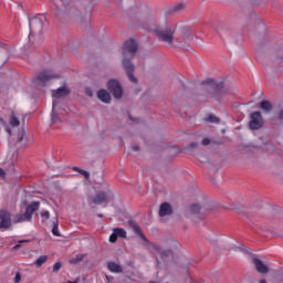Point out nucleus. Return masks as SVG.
<instances>
[{"instance_id":"nucleus-41","label":"nucleus","mask_w":283,"mask_h":283,"mask_svg":"<svg viewBox=\"0 0 283 283\" xmlns=\"http://www.w3.org/2000/svg\"><path fill=\"white\" fill-rule=\"evenodd\" d=\"M208 83L211 85V86H214L216 83L213 82V80H209Z\"/></svg>"},{"instance_id":"nucleus-27","label":"nucleus","mask_w":283,"mask_h":283,"mask_svg":"<svg viewBox=\"0 0 283 283\" xmlns=\"http://www.w3.org/2000/svg\"><path fill=\"white\" fill-rule=\"evenodd\" d=\"M73 171H77V174H81V176H84V178H90V172L78 167H73Z\"/></svg>"},{"instance_id":"nucleus-20","label":"nucleus","mask_w":283,"mask_h":283,"mask_svg":"<svg viewBox=\"0 0 283 283\" xmlns=\"http://www.w3.org/2000/svg\"><path fill=\"white\" fill-rule=\"evenodd\" d=\"M189 211L190 213L196 214V213H200L202 211V208L200 207V205L193 203L189 207Z\"/></svg>"},{"instance_id":"nucleus-13","label":"nucleus","mask_w":283,"mask_h":283,"mask_svg":"<svg viewBox=\"0 0 283 283\" xmlns=\"http://www.w3.org/2000/svg\"><path fill=\"white\" fill-rule=\"evenodd\" d=\"M211 28L214 30V32H217V34H222V32L227 30V25L220 21L212 22Z\"/></svg>"},{"instance_id":"nucleus-49","label":"nucleus","mask_w":283,"mask_h":283,"mask_svg":"<svg viewBox=\"0 0 283 283\" xmlns=\"http://www.w3.org/2000/svg\"><path fill=\"white\" fill-rule=\"evenodd\" d=\"M140 235H142V238H144V239H145V237H143V232H140Z\"/></svg>"},{"instance_id":"nucleus-47","label":"nucleus","mask_w":283,"mask_h":283,"mask_svg":"<svg viewBox=\"0 0 283 283\" xmlns=\"http://www.w3.org/2000/svg\"><path fill=\"white\" fill-rule=\"evenodd\" d=\"M98 218H103V214H97Z\"/></svg>"},{"instance_id":"nucleus-12","label":"nucleus","mask_w":283,"mask_h":283,"mask_svg":"<svg viewBox=\"0 0 283 283\" xmlns=\"http://www.w3.org/2000/svg\"><path fill=\"white\" fill-rule=\"evenodd\" d=\"M171 213H174V210L171 209V205L167 202L161 203L159 208L160 218H165V216H171Z\"/></svg>"},{"instance_id":"nucleus-15","label":"nucleus","mask_w":283,"mask_h":283,"mask_svg":"<svg viewBox=\"0 0 283 283\" xmlns=\"http://www.w3.org/2000/svg\"><path fill=\"white\" fill-rule=\"evenodd\" d=\"M39 207H41V203L39 201H33L27 207L25 212L32 218L34 211H39Z\"/></svg>"},{"instance_id":"nucleus-30","label":"nucleus","mask_w":283,"mask_h":283,"mask_svg":"<svg viewBox=\"0 0 283 283\" xmlns=\"http://www.w3.org/2000/svg\"><path fill=\"white\" fill-rule=\"evenodd\" d=\"M0 123L1 125H3V127H6V132L9 134V136H12V129L10 128V126H8V123H6L3 118H0Z\"/></svg>"},{"instance_id":"nucleus-23","label":"nucleus","mask_w":283,"mask_h":283,"mask_svg":"<svg viewBox=\"0 0 283 283\" xmlns=\"http://www.w3.org/2000/svg\"><path fill=\"white\" fill-rule=\"evenodd\" d=\"M186 9H187V4L179 3L175 7H172L171 12H184V10H186Z\"/></svg>"},{"instance_id":"nucleus-42","label":"nucleus","mask_w":283,"mask_h":283,"mask_svg":"<svg viewBox=\"0 0 283 283\" xmlns=\"http://www.w3.org/2000/svg\"><path fill=\"white\" fill-rule=\"evenodd\" d=\"M133 151H138V146H133Z\"/></svg>"},{"instance_id":"nucleus-29","label":"nucleus","mask_w":283,"mask_h":283,"mask_svg":"<svg viewBox=\"0 0 283 283\" xmlns=\"http://www.w3.org/2000/svg\"><path fill=\"white\" fill-rule=\"evenodd\" d=\"M30 242V240H20L18 241V244H15L13 248H12V251H19V249H21V247H23V244Z\"/></svg>"},{"instance_id":"nucleus-46","label":"nucleus","mask_w":283,"mask_h":283,"mask_svg":"<svg viewBox=\"0 0 283 283\" xmlns=\"http://www.w3.org/2000/svg\"><path fill=\"white\" fill-rule=\"evenodd\" d=\"M21 140H23V136H21V137L19 138V143H21Z\"/></svg>"},{"instance_id":"nucleus-19","label":"nucleus","mask_w":283,"mask_h":283,"mask_svg":"<svg viewBox=\"0 0 283 283\" xmlns=\"http://www.w3.org/2000/svg\"><path fill=\"white\" fill-rule=\"evenodd\" d=\"M260 108L263 109V112H266V114H269V112H273V104H271V102L269 101H262L260 103Z\"/></svg>"},{"instance_id":"nucleus-21","label":"nucleus","mask_w":283,"mask_h":283,"mask_svg":"<svg viewBox=\"0 0 283 283\" xmlns=\"http://www.w3.org/2000/svg\"><path fill=\"white\" fill-rule=\"evenodd\" d=\"M52 233L56 238H61V233L59 232V219H55V221L53 222Z\"/></svg>"},{"instance_id":"nucleus-33","label":"nucleus","mask_w":283,"mask_h":283,"mask_svg":"<svg viewBox=\"0 0 283 283\" xmlns=\"http://www.w3.org/2000/svg\"><path fill=\"white\" fill-rule=\"evenodd\" d=\"M116 240H118L117 234L115 233V231H113V233L109 237V242L114 243L116 242Z\"/></svg>"},{"instance_id":"nucleus-36","label":"nucleus","mask_w":283,"mask_h":283,"mask_svg":"<svg viewBox=\"0 0 283 283\" xmlns=\"http://www.w3.org/2000/svg\"><path fill=\"white\" fill-rule=\"evenodd\" d=\"M196 147H198V143L195 142L189 144L188 149H196Z\"/></svg>"},{"instance_id":"nucleus-10","label":"nucleus","mask_w":283,"mask_h":283,"mask_svg":"<svg viewBox=\"0 0 283 283\" xmlns=\"http://www.w3.org/2000/svg\"><path fill=\"white\" fill-rule=\"evenodd\" d=\"M104 202H109V196L106 192H97L93 197V205H103Z\"/></svg>"},{"instance_id":"nucleus-44","label":"nucleus","mask_w":283,"mask_h":283,"mask_svg":"<svg viewBox=\"0 0 283 283\" xmlns=\"http://www.w3.org/2000/svg\"><path fill=\"white\" fill-rule=\"evenodd\" d=\"M52 120L53 123H57L56 117H54V115L52 116Z\"/></svg>"},{"instance_id":"nucleus-18","label":"nucleus","mask_w":283,"mask_h":283,"mask_svg":"<svg viewBox=\"0 0 283 283\" xmlns=\"http://www.w3.org/2000/svg\"><path fill=\"white\" fill-rule=\"evenodd\" d=\"M9 125L10 127H19V125H21V122L19 120V117H17V114H14V112H11L10 114Z\"/></svg>"},{"instance_id":"nucleus-26","label":"nucleus","mask_w":283,"mask_h":283,"mask_svg":"<svg viewBox=\"0 0 283 283\" xmlns=\"http://www.w3.org/2000/svg\"><path fill=\"white\" fill-rule=\"evenodd\" d=\"M45 262H48V255H42L35 261V264L36 266H43Z\"/></svg>"},{"instance_id":"nucleus-11","label":"nucleus","mask_w":283,"mask_h":283,"mask_svg":"<svg viewBox=\"0 0 283 283\" xmlns=\"http://www.w3.org/2000/svg\"><path fill=\"white\" fill-rule=\"evenodd\" d=\"M32 218L27 213H18L13 217L12 222L14 224H20L21 222H30Z\"/></svg>"},{"instance_id":"nucleus-7","label":"nucleus","mask_w":283,"mask_h":283,"mask_svg":"<svg viewBox=\"0 0 283 283\" xmlns=\"http://www.w3.org/2000/svg\"><path fill=\"white\" fill-rule=\"evenodd\" d=\"M70 88L67 86H62L57 90L52 91V97H53V109L56 107L59 98H65V96H69Z\"/></svg>"},{"instance_id":"nucleus-3","label":"nucleus","mask_w":283,"mask_h":283,"mask_svg":"<svg viewBox=\"0 0 283 283\" xmlns=\"http://www.w3.org/2000/svg\"><path fill=\"white\" fill-rule=\"evenodd\" d=\"M250 129H262L264 127V117H262V113L253 112L250 115Z\"/></svg>"},{"instance_id":"nucleus-39","label":"nucleus","mask_w":283,"mask_h":283,"mask_svg":"<svg viewBox=\"0 0 283 283\" xmlns=\"http://www.w3.org/2000/svg\"><path fill=\"white\" fill-rule=\"evenodd\" d=\"M279 120H281V123H283V111H280V113H279Z\"/></svg>"},{"instance_id":"nucleus-24","label":"nucleus","mask_w":283,"mask_h":283,"mask_svg":"<svg viewBox=\"0 0 283 283\" xmlns=\"http://www.w3.org/2000/svg\"><path fill=\"white\" fill-rule=\"evenodd\" d=\"M117 238H127V232L123 228H116L114 229Z\"/></svg>"},{"instance_id":"nucleus-48","label":"nucleus","mask_w":283,"mask_h":283,"mask_svg":"<svg viewBox=\"0 0 283 283\" xmlns=\"http://www.w3.org/2000/svg\"><path fill=\"white\" fill-rule=\"evenodd\" d=\"M106 280L109 282L111 281L109 276H106Z\"/></svg>"},{"instance_id":"nucleus-43","label":"nucleus","mask_w":283,"mask_h":283,"mask_svg":"<svg viewBox=\"0 0 283 283\" xmlns=\"http://www.w3.org/2000/svg\"><path fill=\"white\" fill-rule=\"evenodd\" d=\"M184 32H189V27H185Z\"/></svg>"},{"instance_id":"nucleus-31","label":"nucleus","mask_w":283,"mask_h":283,"mask_svg":"<svg viewBox=\"0 0 283 283\" xmlns=\"http://www.w3.org/2000/svg\"><path fill=\"white\" fill-rule=\"evenodd\" d=\"M40 216H41V218H43L44 220H48V219L50 218V211H48V210H42V211L40 212Z\"/></svg>"},{"instance_id":"nucleus-17","label":"nucleus","mask_w":283,"mask_h":283,"mask_svg":"<svg viewBox=\"0 0 283 283\" xmlns=\"http://www.w3.org/2000/svg\"><path fill=\"white\" fill-rule=\"evenodd\" d=\"M263 149H264V151H266V154H275L277 151V146H275V144H273V142H266L263 145Z\"/></svg>"},{"instance_id":"nucleus-38","label":"nucleus","mask_w":283,"mask_h":283,"mask_svg":"<svg viewBox=\"0 0 283 283\" xmlns=\"http://www.w3.org/2000/svg\"><path fill=\"white\" fill-rule=\"evenodd\" d=\"M0 178H6V170L0 168Z\"/></svg>"},{"instance_id":"nucleus-25","label":"nucleus","mask_w":283,"mask_h":283,"mask_svg":"<svg viewBox=\"0 0 283 283\" xmlns=\"http://www.w3.org/2000/svg\"><path fill=\"white\" fill-rule=\"evenodd\" d=\"M205 120L207 123H216L217 125L220 123V118H218L217 116L214 115H208Z\"/></svg>"},{"instance_id":"nucleus-37","label":"nucleus","mask_w":283,"mask_h":283,"mask_svg":"<svg viewBox=\"0 0 283 283\" xmlns=\"http://www.w3.org/2000/svg\"><path fill=\"white\" fill-rule=\"evenodd\" d=\"M19 282H21V274L17 273L14 277V283H19Z\"/></svg>"},{"instance_id":"nucleus-34","label":"nucleus","mask_w":283,"mask_h":283,"mask_svg":"<svg viewBox=\"0 0 283 283\" xmlns=\"http://www.w3.org/2000/svg\"><path fill=\"white\" fill-rule=\"evenodd\" d=\"M201 145H203V147H207L208 145H211V139L203 138L202 142H201Z\"/></svg>"},{"instance_id":"nucleus-9","label":"nucleus","mask_w":283,"mask_h":283,"mask_svg":"<svg viewBox=\"0 0 283 283\" xmlns=\"http://www.w3.org/2000/svg\"><path fill=\"white\" fill-rule=\"evenodd\" d=\"M252 263L254 264L255 271H258V273H262V274L269 273V266L266 264H264V262H262V260L254 258L252 260Z\"/></svg>"},{"instance_id":"nucleus-2","label":"nucleus","mask_w":283,"mask_h":283,"mask_svg":"<svg viewBox=\"0 0 283 283\" xmlns=\"http://www.w3.org/2000/svg\"><path fill=\"white\" fill-rule=\"evenodd\" d=\"M138 52V44L134 41H127L123 46V56L124 60L122 61V65L132 83H138V78L134 76V64L132 63V59Z\"/></svg>"},{"instance_id":"nucleus-14","label":"nucleus","mask_w":283,"mask_h":283,"mask_svg":"<svg viewBox=\"0 0 283 283\" xmlns=\"http://www.w3.org/2000/svg\"><path fill=\"white\" fill-rule=\"evenodd\" d=\"M97 98L102 101V103H109L112 101V95L106 90H101L97 93Z\"/></svg>"},{"instance_id":"nucleus-16","label":"nucleus","mask_w":283,"mask_h":283,"mask_svg":"<svg viewBox=\"0 0 283 283\" xmlns=\"http://www.w3.org/2000/svg\"><path fill=\"white\" fill-rule=\"evenodd\" d=\"M107 269L111 271V273H123V265L116 263V262H108Z\"/></svg>"},{"instance_id":"nucleus-45","label":"nucleus","mask_w":283,"mask_h":283,"mask_svg":"<svg viewBox=\"0 0 283 283\" xmlns=\"http://www.w3.org/2000/svg\"><path fill=\"white\" fill-rule=\"evenodd\" d=\"M259 283H266V280H261Z\"/></svg>"},{"instance_id":"nucleus-5","label":"nucleus","mask_w":283,"mask_h":283,"mask_svg":"<svg viewBox=\"0 0 283 283\" xmlns=\"http://www.w3.org/2000/svg\"><path fill=\"white\" fill-rule=\"evenodd\" d=\"M53 78H61V73H54V71H43L41 72L38 77L36 81L40 85H42L43 83H48V81H52Z\"/></svg>"},{"instance_id":"nucleus-4","label":"nucleus","mask_w":283,"mask_h":283,"mask_svg":"<svg viewBox=\"0 0 283 283\" xmlns=\"http://www.w3.org/2000/svg\"><path fill=\"white\" fill-rule=\"evenodd\" d=\"M43 21L45 18H33L29 21L30 34H42L43 33Z\"/></svg>"},{"instance_id":"nucleus-32","label":"nucleus","mask_w":283,"mask_h":283,"mask_svg":"<svg viewBox=\"0 0 283 283\" xmlns=\"http://www.w3.org/2000/svg\"><path fill=\"white\" fill-rule=\"evenodd\" d=\"M61 266H63V264L61 262H56L53 265V273H57V271H61Z\"/></svg>"},{"instance_id":"nucleus-6","label":"nucleus","mask_w":283,"mask_h":283,"mask_svg":"<svg viewBox=\"0 0 283 283\" xmlns=\"http://www.w3.org/2000/svg\"><path fill=\"white\" fill-rule=\"evenodd\" d=\"M107 87L109 92L113 93L115 98H122L123 97V87L120 86V83L116 80H111L107 83Z\"/></svg>"},{"instance_id":"nucleus-22","label":"nucleus","mask_w":283,"mask_h":283,"mask_svg":"<svg viewBox=\"0 0 283 283\" xmlns=\"http://www.w3.org/2000/svg\"><path fill=\"white\" fill-rule=\"evenodd\" d=\"M85 254H76L74 258L70 260L71 264H78V262H83Z\"/></svg>"},{"instance_id":"nucleus-8","label":"nucleus","mask_w":283,"mask_h":283,"mask_svg":"<svg viewBox=\"0 0 283 283\" xmlns=\"http://www.w3.org/2000/svg\"><path fill=\"white\" fill-rule=\"evenodd\" d=\"M11 223L12 219L10 217V212L7 210H0V229H10Z\"/></svg>"},{"instance_id":"nucleus-28","label":"nucleus","mask_w":283,"mask_h":283,"mask_svg":"<svg viewBox=\"0 0 283 283\" xmlns=\"http://www.w3.org/2000/svg\"><path fill=\"white\" fill-rule=\"evenodd\" d=\"M129 226L132 227V229L135 231V233H137L138 235H140V226H138V223L130 221Z\"/></svg>"},{"instance_id":"nucleus-1","label":"nucleus","mask_w":283,"mask_h":283,"mask_svg":"<svg viewBox=\"0 0 283 283\" xmlns=\"http://www.w3.org/2000/svg\"><path fill=\"white\" fill-rule=\"evenodd\" d=\"M144 28L148 32H155L159 41L168 43V45L174 43V34H176V28L166 27L164 29H156V17H154V14L149 13L148 15L144 17Z\"/></svg>"},{"instance_id":"nucleus-35","label":"nucleus","mask_w":283,"mask_h":283,"mask_svg":"<svg viewBox=\"0 0 283 283\" xmlns=\"http://www.w3.org/2000/svg\"><path fill=\"white\" fill-rule=\"evenodd\" d=\"M85 94H86V96L92 97V96H94V91H92L90 87H86L85 88Z\"/></svg>"},{"instance_id":"nucleus-40","label":"nucleus","mask_w":283,"mask_h":283,"mask_svg":"<svg viewBox=\"0 0 283 283\" xmlns=\"http://www.w3.org/2000/svg\"><path fill=\"white\" fill-rule=\"evenodd\" d=\"M159 253H160V255H167V253H169V252L159 250Z\"/></svg>"}]
</instances>
